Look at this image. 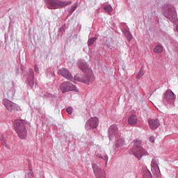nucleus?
Segmentation results:
<instances>
[{"instance_id": "f8f14e48", "label": "nucleus", "mask_w": 178, "mask_h": 178, "mask_svg": "<svg viewBox=\"0 0 178 178\" xmlns=\"http://www.w3.org/2000/svg\"><path fill=\"white\" fill-rule=\"evenodd\" d=\"M98 123H99L98 118L95 117V118H90L88 121L87 125L89 126L90 129H96V127L98 126Z\"/></svg>"}, {"instance_id": "9d476101", "label": "nucleus", "mask_w": 178, "mask_h": 178, "mask_svg": "<svg viewBox=\"0 0 178 178\" xmlns=\"http://www.w3.org/2000/svg\"><path fill=\"white\" fill-rule=\"evenodd\" d=\"M164 16L171 22H175L176 20V10L174 8H170L164 13Z\"/></svg>"}, {"instance_id": "6e6552de", "label": "nucleus", "mask_w": 178, "mask_h": 178, "mask_svg": "<svg viewBox=\"0 0 178 178\" xmlns=\"http://www.w3.org/2000/svg\"><path fill=\"white\" fill-rule=\"evenodd\" d=\"M60 88L63 93L67 92V91H79L76 86L69 82H63V83H61Z\"/></svg>"}, {"instance_id": "0eeeda50", "label": "nucleus", "mask_w": 178, "mask_h": 178, "mask_svg": "<svg viewBox=\"0 0 178 178\" xmlns=\"http://www.w3.org/2000/svg\"><path fill=\"white\" fill-rule=\"evenodd\" d=\"M93 173L97 178H106L105 170L102 169L97 164H92Z\"/></svg>"}, {"instance_id": "412c9836", "label": "nucleus", "mask_w": 178, "mask_h": 178, "mask_svg": "<svg viewBox=\"0 0 178 178\" xmlns=\"http://www.w3.org/2000/svg\"><path fill=\"white\" fill-rule=\"evenodd\" d=\"M76 8H77V4H74L70 8H68V12L70 13H73V11L76 10Z\"/></svg>"}, {"instance_id": "39448f33", "label": "nucleus", "mask_w": 178, "mask_h": 178, "mask_svg": "<svg viewBox=\"0 0 178 178\" xmlns=\"http://www.w3.org/2000/svg\"><path fill=\"white\" fill-rule=\"evenodd\" d=\"M120 137V134L118 129V126L115 124L111 125L108 128V138L110 140H116Z\"/></svg>"}, {"instance_id": "2eb2a0df", "label": "nucleus", "mask_w": 178, "mask_h": 178, "mask_svg": "<svg viewBox=\"0 0 178 178\" xmlns=\"http://www.w3.org/2000/svg\"><path fill=\"white\" fill-rule=\"evenodd\" d=\"M165 97V98H169V99H176V95L170 90L166 91Z\"/></svg>"}, {"instance_id": "4be33fe9", "label": "nucleus", "mask_w": 178, "mask_h": 178, "mask_svg": "<svg viewBox=\"0 0 178 178\" xmlns=\"http://www.w3.org/2000/svg\"><path fill=\"white\" fill-rule=\"evenodd\" d=\"M104 10H106V12H108V13H111V12H112L113 9L112 8L111 6H104Z\"/></svg>"}, {"instance_id": "7ed1b4c3", "label": "nucleus", "mask_w": 178, "mask_h": 178, "mask_svg": "<svg viewBox=\"0 0 178 178\" xmlns=\"http://www.w3.org/2000/svg\"><path fill=\"white\" fill-rule=\"evenodd\" d=\"M25 124L26 121L23 120L15 121V130L19 138H26L27 137V129Z\"/></svg>"}, {"instance_id": "a878e982", "label": "nucleus", "mask_w": 178, "mask_h": 178, "mask_svg": "<svg viewBox=\"0 0 178 178\" xmlns=\"http://www.w3.org/2000/svg\"><path fill=\"white\" fill-rule=\"evenodd\" d=\"M66 112L68 113V115H72V113H73V108L72 107L67 108Z\"/></svg>"}, {"instance_id": "dca6fc26", "label": "nucleus", "mask_w": 178, "mask_h": 178, "mask_svg": "<svg viewBox=\"0 0 178 178\" xmlns=\"http://www.w3.org/2000/svg\"><path fill=\"white\" fill-rule=\"evenodd\" d=\"M129 124H136L137 123V115H131L128 119Z\"/></svg>"}, {"instance_id": "ddd939ff", "label": "nucleus", "mask_w": 178, "mask_h": 178, "mask_svg": "<svg viewBox=\"0 0 178 178\" xmlns=\"http://www.w3.org/2000/svg\"><path fill=\"white\" fill-rule=\"evenodd\" d=\"M149 126L152 130H156L158 127L161 125L159 123V121L156 119V120H152V119H149L148 120Z\"/></svg>"}, {"instance_id": "aec40b11", "label": "nucleus", "mask_w": 178, "mask_h": 178, "mask_svg": "<svg viewBox=\"0 0 178 178\" xmlns=\"http://www.w3.org/2000/svg\"><path fill=\"white\" fill-rule=\"evenodd\" d=\"M143 178H152V175H151V172L146 170L143 174Z\"/></svg>"}, {"instance_id": "f257e3e1", "label": "nucleus", "mask_w": 178, "mask_h": 178, "mask_svg": "<svg viewBox=\"0 0 178 178\" xmlns=\"http://www.w3.org/2000/svg\"><path fill=\"white\" fill-rule=\"evenodd\" d=\"M78 67L84 73L76 74L74 76V80L79 81L81 83H84V84H90L91 79H93L94 75H92V70L88 67L87 63L83 60H79L77 63Z\"/></svg>"}, {"instance_id": "f3484780", "label": "nucleus", "mask_w": 178, "mask_h": 178, "mask_svg": "<svg viewBox=\"0 0 178 178\" xmlns=\"http://www.w3.org/2000/svg\"><path fill=\"white\" fill-rule=\"evenodd\" d=\"M123 33H124L125 37L127 38L128 41H131V40H133V35L130 33L129 30L124 29Z\"/></svg>"}, {"instance_id": "a211bd4d", "label": "nucleus", "mask_w": 178, "mask_h": 178, "mask_svg": "<svg viewBox=\"0 0 178 178\" xmlns=\"http://www.w3.org/2000/svg\"><path fill=\"white\" fill-rule=\"evenodd\" d=\"M153 51L154 54H162V51H163V47L161 45L158 44L155 46Z\"/></svg>"}, {"instance_id": "20e7f679", "label": "nucleus", "mask_w": 178, "mask_h": 178, "mask_svg": "<svg viewBox=\"0 0 178 178\" xmlns=\"http://www.w3.org/2000/svg\"><path fill=\"white\" fill-rule=\"evenodd\" d=\"M49 5V9H59V8H65L72 4V1H60L58 0H45Z\"/></svg>"}, {"instance_id": "c85d7f7f", "label": "nucleus", "mask_w": 178, "mask_h": 178, "mask_svg": "<svg viewBox=\"0 0 178 178\" xmlns=\"http://www.w3.org/2000/svg\"><path fill=\"white\" fill-rule=\"evenodd\" d=\"M1 143H2L3 145H5V144H6V143L5 142V140H1Z\"/></svg>"}, {"instance_id": "c756f323", "label": "nucleus", "mask_w": 178, "mask_h": 178, "mask_svg": "<svg viewBox=\"0 0 178 178\" xmlns=\"http://www.w3.org/2000/svg\"><path fill=\"white\" fill-rule=\"evenodd\" d=\"M177 31H178V25L177 26Z\"/></svg>"}, {"instance_id": "b1692460", "label": "nucleus", "mask_w": 178, "mask_h": 178, "mask_svg": "<svg viewBox=\"0 0 178 178\" xmlns=\"http://www.w3.org/2000/svg\"><path fill=\"white\" fill-rule=\"evenodd\" d=\"M97 158H101L102 159H104V161H105V162H106V163H108V156H101V154H97Z\"/></svg>"}, {"instance_id": "5701e85b", "label": "nucleus", "mask_w": 178, "mask_h": 178, "mask_svg": "<svg viewBox=\"0 0 178 178\" xmlns=\"http://www.w3.org/2000/svg\"><path fill=\"white\" fill-rule=\"evenodd\" d=\"M144 76V71L143 70H140L138 74L136 75V79H141Z\"/></svg>"}, {"instance_id": "bb28decb", "label": "nucleus", "mask_w": 178, "mask_h": 178, "mask_svg": "<svg viewBox=\"0 0 178 178\" xmlns=\"http://www.w3.org/2000/svg\"><path fill=\"white\" fill-rule=\"evenodd\" d=\"M149 140L150 143H155V138L154 136H150Z\"/></svg>"}, {"instance_id": "423d86ee", "label": "nucleus", "mask_w": 178, "mask_h": 178, "mask_svg": "<svg viewBox=\"0 0 178 178\" xmlns=\"http://www.w3.org/2000/svg\"><path fill=\"white\" fill-rule=\"evenodd\" d=\"M3 104L9 112H15V111H20V106L19 105L12 102L8 99H3Z\"/></svg>"}, {"instance_id": "393cba45", "label": "nucleus", "mask_w": 178, "mask_h": 178, "mask_svg": "<svg viewBox=\"0 0 178 178\" xmlns=\"http://www.w3.org/2000/svg\"><path fill=\"white\" fill-rule=\"evenodd\" d=\"M97 40V38H92L88 40V45H92Z\"/></svg>"}, {"instance_id": "6ab92c4d", "label": "nucleus", "mask_w": 178, "mask_h": 178, "mask_svg": "<svg viewBox=\"0 0 178 178\" xmlns=\"http://www.w3.org/2000/svg\"><path fill=\"white\" fill-rule=\"evenodd\" d=\"M123 145H124V140L123 139H118L115 144L116 148H120L121 147H123Z\"/></svg>"}, {"instance_id": "cd10ccee", "label": "nucleus", "mask_w": 178, "mask_h": 178, "mask_svg": "<svg viewBox=\"0 0 178 178\" xmlns=\"http://www.w3.org/2000/svg\"><path fill=\"white\" fill-rule=\"evenodd\" d=\"M35 72L36 73H40V70L38 69V67H37V65H35Z\"/></svg>"}, {"instance_id": "f03ea898", "label": "nucleus", "mask_w": 178, "mask_h": 178, "mask_svg": "<svg viewBox=\"0 0 178 178\" xmlns=\"http://www.w3.org/2000/svg\"><path fill=\"white\" fill-rule=\"evenodd\" d=\"M132 143L134 144V147H132L131 151L137 159L140 161L143 158V155H149L148 152L140 146L143 144L140 140L136 139Z\"/></svg>"}, {"instance_id": "1a4fd4ad", "label": "nucleus", "mask_w": 178, "mask_h": 178, "mask_svg": "<svg viewBox=\"0 0 178 178\" xmlns=\"http://www.w3.org/2000/svg\"><path fill=\"white\" fill-rule=\"evenodd\" d=\"M164 16L171 22H175L176 20V10L174 8H170L164 13Z\"/></svg>"}, {"instance_id": "9b49d317", "label": "nucleus", "mask_w": 178, "mask_h": 178, "mask_svg": "<svg viewBox=\"0 0 178 178\" xmlns=\"http://www.w3.org/2000/svg\"><path fill=\"white\" fill-rule=\"evenodd\" d=\"M58 74H61L63 77H65V79H67V80L73 79V76H72V74L66 68L60 69L58 71Z\"/></svg>"}, {"instance_id": "4468645a", "label": "nucleus", "mask_w": 178, "mask_h": 178, "mask_svg": "<svg viewBox=\"0 0 178 178\" xmlns=\"http://www.w3.org/2000/svg\"><path fill=\"white\" fill-rule=\"evenodd\" d=\"M151 166L152 170H154V172H156V173L161 172V170H159V166L158 165V160L155 159H152Z\"/></svg>"}]
</instances>
